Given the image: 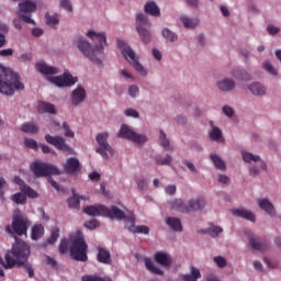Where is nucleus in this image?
<instances>
[{"label":"nucleus","instance_id":"1","mask_svg":"<svg viewBox=\"0 0 281 281\" xmlns=\"http://www.w3.org/2000/svg\"><path fill=\"white\" fill-rule=\"evenodd\" d=\"M86 36L92 41L93 46L87 38L79 37L76 41L77 48L82 53L85 58L95 63L97 65H102L100 56L104 54V46H106V34L104 32H95L90 30L86 33Z\"/></svg>","mask_w":281,"mask_h":281},{"label":"nucleus","instance_id":"2","mask_svg":"<svg viewBox=\"0 0 281 281\" xmlns=\"http://www.w3.org/2000/svg\"><path fill=\"white\" fill-rule=\"evenodd\" d=\"M85 213L89 216H108V218H117V221H124L125 227L133 234V228L135 225V215L133 212H128L127 215L124 214V211L120 210L117 206H112L111 209L98 204L90 205L85 209Z\"/></svg>","mask_w":281,"mask_h":281},{"label":"nucleus","instance_id":"3","mask_svg":"<svg viewBox=\"0 0 281 281\" xmlns=\"http://www.w3.org/2000/svg\"><path fill=\"white\" fill-rule=\"evenodd\" d=\"M35 67L36 70L43 76H46L48 82L55 85V87H74V85L78 82V77H72L69 72H64L61 76H56V74H60L58 68L49 66L45 61H37Z\"/></svg>","mask_w":281,"mask_h":281},{"label":"nucleus","instance_id":"4","mask_svg":"<svg viewBox=\"0 0 281 281\" xmlns=\"http://www.w3.org/2000/svg\"><path fill=\"white\" fill-rule=\"evenodd\" d=\"M30 246L23 240H16L11 250L4 255V261L0 258V265L4 269H14L25 265V260L30 258Z\"/></svg>","mask_w":281,"mask_h":281},{"label":"nucleus","instance_id":"5","mask_svg":"<svg viewBox=\"0 0 281 281\" xmlns=\"http://www.w3.org/2000/svg\"><path fill=\"white\" fill-rule=\"evenodd\" d=\"M25 86L21 82V77L11 69L0 67V93L12 95L14 91H23Z\"/></svg>","mask_w":281,"mask_h":281},{"label":"nucleus","instance_id":"6","mask_svg":"<svg viewBox=\"0 0 281 281\" xmlns=\"http://www.w3.org/2000/svg\"><path fill=\"white\" fill-rule=\"evenodd\" d=\"M70 256L74 260H78L79 262H87V249L89 246L85 241V236H82V232L77 231L75 234L70 235Z\"/></svg>","mask_w":281,"mask_h":281},{"label":"nucleus","instance_id":"7","mask_svg":"<svg viewBox=\"0 0 281 281\" xmlns=\"http://www.w3.org/2000/svg\"><path fill=\"white\" fill-rule=\"evenodd\" d=\"M117 47L119 49H121V53L125 60H128L134 69H136V71L140 74V76H148V71L146 70V68H144L142 64H139V61H137L135 52L133 50V48H131V46L127 45L126 42H124L123 40H117Z\"/></svg>","mask_w":281,"mask_h":281},{"label":"nucleus","instance_id":"8","mask_svg":"<svg viewBox=\"0 0 281 281\" xmlns=\"http://www.w3.org/2000/svg\"><path fill=\"white\" fill-rule=\"evenodd\" d=\"M136 31L138 32L140 41L145 44L150 43L153 35L150 34V21L144 13L136 15Z\"/></svg>","mask_w":281,"mask_h":281},{"label":"nucleus","instance_id":"9","mask_svg":"<svg viewBox=\"0 0 281 281\" xmlns=\"http://www.w3.org/2000/svg\"><path fill=\"white\" fill-rule=\"evenodd\" d=\"M95 142L99 147H97L95 153L101 155L103 159H109L113 157V147L109 145V134L106 132H101L97 135Z\"/></svg>","mask_w":281,"mask_h":281},{"label":"nucleus","instance_id":"10","mask_svg":"<svg viewBox=\"0 0 281 281\" xmlns=\"http://www.w3.org/2000/svg\"><path fill=\"white\" fill-rule=\"evenodd\" d=\"M30 169L35 175V177H49V175L60 173L56 166L40 160H36L33 164H31Z\"/></svg>","mask_w":281,"mask_h":281},{"label":"nucleus","instance_id":"11","mask_svg":"<svg viewBox=\"0 0 281 281\" xmlns=\"http://www.w3.org/2000/svg\"><path fill=\"white\" fill-rule=\"evenodd\" d=\"M173 210H179L180 212H196L205 207V200L193 199L189 201V205L183 203V200H176L172 204Z\"/></svg>","mask_w":281,"mask_h":281},{"label":"nucleus","instance_id":"12","mask_svg":"<svg viewBox=\"0 0 281 281\" xmlns=\"http://www.w3.org/2000/svg\"><path fill=\"white\" fill-rule=\"evenodd\" d=\"M119 137H122V139H130V142H133L134 144H146V142H148V137H146V135L137 134L128 125L124 124L121 126Z\"/></svg>","mask_w":281,"mask_h":281},{"label":"nucleus","instance_id":"13","mask_svg":"<svg viewBox=\"0 0 281 281\" xmlns=\"http://www.w3.org/2000/svg\"><path fill=\"white\" fill-rule=\"evenodd\" d=\"M45 140L47 144H50L57 150H61L63 153H69L71 150V147L67 145L65 137L63 136H52L49 134L45 135Z\"/></svg>","mask_w":281,"mask_h":281},{"label":"nucleus","instance_id":"14","mask_svg":"<svg viewBox=\"0 0 281 281\" xmlns=\"http://www.w3.org/2000/svg\"><path fill=\"white\" fill-rule=\"evenodd\" d=\"M12 229L18 236L27 234V218L21 215H14L12 221Z\"/></svg>","mask_w":281,"mask_h":281},{"label":"nucleus","instance_id":"15","mask_svg":"<svg viewBox=\"0 0 281 281\" xmlns=\"http://www.w3.org/2000/svg\"><path fill=\"white\" fill-rule=\"evenodd\" d=\"M241 157L246 164H257L261 170L267 171V162H265L260 156L254 155L249 151H241Z\"/></svg>","mask_w":281,"mask_h":281},{"label":"nucleus","instance_id":"16","mask_svg":"<svg viewBox=\"0 0 281 281\" xmlns=\"http://www.w3.org/2000/svg\"><path fill=\"white\" fill-rule=\"evenodd\" d=\"M13 182L16 183V186L20 187L21 192L26 194V196H30V199H38V193L34 191V189H32L30 186L25 184L21 177L15 176Z\"/></svg>","mask_w":281,"mask_h":281},{"label":"nucleus","instance_id":"17","mask_svg":"<svg viewBox=\"0 0 281 281\" xmlns=\"http://www.w3.org/2000/svg\"><path fill=\"white\" fill-rule=\"evenodd\" d=\"M216 86L220 89V91L229 92L236 89V81H234V79L232 78H224L222 80H218L216 82Z\"/></svg>","mask_w":281,"mask_h":281},{"label":"nucleus","instance_id":"18","mask_svg":"<svg viewBox=\"0 0 281 281\" xmlns=\"http://www.w3.org/2000/svg\"><path fill=\"white\" fill-rule=\"evenodd\" d=\"M154 260L158 265H161V267H170L172 265V257L168 252H156L154 255Z\"/></svg>","mask_w":281,"mask_h":281},{"label":"nucleus","instance_id":"19","mask_svg":"<svg viewBox=\"0 0 281 281\" xmlns=\"http://www.w3.org/2000/svg\"><path fill=\"white\" fill-rule=\"evenodd\" d=\"M248 90L252 95H257L258 98H262V95H267V87L260 82H252L248 86Z\"/></svg>","mask_w":281,"mask_h":281},{"label":"nucleus","instance_id":"20","mask_svg":"<svg viewBox=\"0 0 281 281\" xmlns=\"http://www.w3.org/2000/svg\"><path fill=\"white\" fill-rule=\"evenodd\" d=\"M86 98H87V92L83 90L82 87H78L71 93V104L78 105L85 102Z\"/></svg>","mask_w":281,"mask_h":281},{"label":"nucleus","instance_id":"21","mask_svg":"<svg viewBox=\"0 0 281 281\" xmlns=\"http://www.w3.org/2000/svg\"><path fill=\"white\" fill-rule=\"evenodd\" d=\"M258 205L260 210H263V212H266V214L271 216V218L276 216V207L273 206V203H271V201L267 199H261L258 201Z\"/></svg>","mask_w":281,"mask_h":281},{"label":"nucleus","instance_id":"22","mask_svg":"<svg viewBox=\"0 0 281 281\" xmlns=\"http://www.w3.org/2000/svg\"><path fill=\"white\" fill-rule=\"evenodd\" d=\"M209 137L212 142H223V131L214 125V121L210 122Z\"/></svg>","mask_w":281,"mask_h":281},{"label":"nucleus","instance_id":"23","mask_svg":"<svg viewBox=\"0 0 281 281\" xmlns=\"http://www.w3.org/2000/svg\"><path fill=\"white\" fill-rule=\"evenodd\" d=\"M234 216H238L239 218H246V221H251V223H256V215L247 210V209H235L233 210Z\"/></svg>","mask_w":281,"mask_h":281},{"label":"nucleus","instance_id":"24","mask_svg":"<svg viewBox=\"0 0 281 281\" xmlns=\"http://www.w3.org/2000/svg\"><path fill=\"white\" fill-rule=\"evenodd\" d=\"M144 10L146 14H150V16H160L161 10L159 9V5H157L156 1H148L144 5Z\"/></svg>","mask_w":281,"mask_h":281},{"label":"nucleus","instance_id":"25","mask_svg":"<svg viewBox=\"0 0 281 281\" xmlns=\"http://www.w3.org/2000/svg\"><path fill=\"white\" fill-rule=\"evenodd\" d=\"M65 170L69 175L78 172V170H80V161L77 158H68L65 165Z\"/></svg>","mask_w":281,"mask_h":281},{"label":"nucleus","instance_id":"26","mask_svg":"<svg viewBox=\"0 0 281 281\" xmlns=\"http://www.w3.org/2000/svg\"><path fill=\"white\" fill-rule=\"evenodd\" d=\"M37 111L38 113H49L50 115H56V106L54 104L40 101L37 104Z\"/></svg>","mask_w":281,"mask_h":281},{"label":"nucleus","instance_id":"27","mask_svg":"<svg viewBox=\"0 0 281 281\" xmlns=\"http://www.w3.org/2000/svg\"><path fill=\"white\" fill-rule=\"evenodd\" d=\"M249 245L254 251H267V244L260 241V238H256L254 236L249 237Z\"/></svg>","mask_w":281,"mask_h":281},{"label":"nucleus","instance_id":"28","mask_svg":"<svg viewBox=\"0 0 281 281\" xmlns=\"http://www.w3.org/2000/svg\"><path fill=\"white\" fill-rule=\"evenodd\" d=\"M87 199L89 198L85 195H79L78 193H76V190L72 189V196L68 199V205L69 207L78 209L80 207V201H87Z\"/></svg>","mask_w":281,"mask_h":281},{"label":"nucleus","instance_id":"29","mask_svg":"<svg viewBox=\"0 0 281 281\" xmlns=\"http://www.w3.org/2000/svg\"><path fill=\"white\" fill-rule=\"evenodd\" d=\"M144 262L147 271H150V273H154L155 276H164V270L155 266V262H153V259L145 257Z\"/></svg>","mask_w":281,"mask_h":281},{"label":"nucleus","instance_id":"30","mask_svg":"<svg viewBox=\"0 0 281 281\" xmlns=\"http://www.w3.org/2000/svg\"><path fill=\"white\" fill-rule=\"evenodd\" d=\"M20 12L24 14H32V12H36V3L25 0L24 2L19 4Z\"/></svg>","mask_w":281,"mask_h":281},{"label":"nucleus","instance_id":"31","mask_svg":"<svg viewBox=\"0 0 281 281\" xmlns=\"http://www.w3.org/2000/svg\"><path fill=\"white\" fill-rule=\"evenodd\" d=\"M98 251L97 260L103 265H111V252L102 247H99Z\"/></svg>","mask_w":281,"mask_h":281},{"label":"nucleus","instance_id":"32","mask_svg":"<svg viewBox=\"0 0 281 281\" xmlns=\"http://www.w3.org/2000/svg\"><path fill=\"white\" fill-rule=\"evenodd\" d=\"M232 76L234 78H236L237 80H251V75H249V72H247V70L245 69H240V68H235L232 71Z\"/></svg>","mask_w":281,"mask_h":281},{"label":"nucleus","instance_id":"33","mask_svg":"<svg viewBox=\"0 0 281 281\" xmlns=\"http://www.w3.org/2000/svg\"><path fill=\"white\" fill-rule=\"evenodd\" d=\"M166 223L171 229H173V232H183V226L181 225V220H179L177 217H168Z\"/></svg>","mask_w":281,"mask_h":281},{"label":"nucleus","instance_id":"34","mask_svg":"<svg viewBox=\"0 0 281 281\" xmlns=\"http://www.w3.org/2000/svg\"><path fill=\"white\" fill-rule=\"evenodd\" d=\"M180 21L187 30H193V27H196V25H199V19L196 18L192 19L188 16H181Z\"/></svg>","mask_w":281,"mask_h":281},{"label":"nucleus","instance_id":"35","mask_svg":"<svg viewBox=\"0 0 281 281\" xmlns=\"http://www.w3.org/2000/svg\"><path fill=\"white\" fill-rule=\"evenodd\" d=\"M21 132L22 133H30L31 135H36V133H38V125L29 122V123H24L21 126Z\"/></svg>","mask_w":281,"mask_h":281},{"label":"nucleus","instance_id":"36","mask_svg":"<svg viewBox=\"0 0 281 281\" xmlns=\"http://www.w3.org/2000/svg\"><path fill=\"white\" fill-rule=\"evenodd\" d=\"M210 158H211V161L214 164L215 168H217V170H226L227 169L225 161H223V159H221V157H218V155L211 154Z\"/></svg>","mask_w":281,"mask_h":281},{"label":"nucleus","instance_id":"37","mask_svg":"<svg viewBox=\"0 0 281 281\" xmlns=\"http://www.w3.org/2000/svg\"><path fill=\"white\" fill-rule=\"evenodd\" d=\"M199 278H201V271L194 267H191V274L182 276L183 281H198Z\"/></svg>","mask_w":281,"mask_h":281},{"label":"nucleus","instance_id":"38","mask_svg":"<svg viewBox=\"0 0 281 281\" xmlns=\"http://www.w3.org/2000/svg\"><path fill=\"white\" fill-rule=\"evenodd\" d=\"M155 161L157 166H171L172 165V156L166 155L162 157L161 155H157L155 157Z\"/></svg>","mask_w":281,"mask_h":281},{"label":"nucleus","instance_id":"39","mask_svg":"<svg viewBox=\"0 0 281 281\" xmlns=\"http://www.w3.org/2000/svg\"><path fill=\"white\" fill-rule=\"evenodd\" d=\"M162 36L164 38H166V41H169V43H176V41H178V36L176 35L175 32H172L170 29L165 27L162 30Z\"/></svg>","mask_w":281,"mask_h":281},{"label":"nucleus","instance_id":"40","mask_svg":"<svg viewBox=\"0 0 281 281\" xmlns=\"http://www.w3.org/2000/svg\"><path fill=\"white\" fill-rule=\"evenodd\" d=\"M43 234H45V228L43 227V225H35L32 228V239L33 240H38V238H41V236H43Z\"/></svg>","mask_w":281,"mask_h":281},{"label":"nucleus","instance_id":"41","mask_svg":"<svg viewBox=\"0 0 281 281\" xmlns=\"http://www.w3.org/2000/svg\"><path fill=\"white\" fill-rule=\"evenodd\" d=\"M46 24L49 25V27H54V25H58L60 23V20L58 19V14H49L46 13Z\"/></svg>","mask_w":281,"mask_h":281},{"label":"nucleus","instance_id":"42","mask_svg":"<svg viewBox=\"0 0 281 281\" xmlns=\"http://www.w3.org/2000/svg\"><path fill=\"white\" fill-rule=\"evenodd\" d=\"M11 200L13 203H16L18 205H24V203L27 201V198L25 196V193H15L11 196Z\"/></svg>","mask_w":281,"mask_h":281},{"label":"nucleus","instance_id":"43","mask_svg":"<svg viewBox=\"0 0 281 281\" xmlns=\"http://www.w3.org/2000/svg\"><path fill=\"white\" fill-rule=\"evenodd\" d=\"M60 237V229L58 227H53L50 229V238L47 239L48 245H54L56 240Z\"/></svg>","mask_w":281,"mask_h":281},{"label":"nucleus","instance_id":"44","mask_svg":"<svg viewBox=\"0 0 281 281\" xmlns=\"http://www.w3.org/2000/svg\"><path fill=\"white\" fill-rule=\"evenodd\" d=\"M262 69H265L267 74H270V76H278V70H276V67H273V65L268 60L262 63Z\"/></svg>","mask_w":281,"mask_h":281},{"label":"nucleus","instance_id":"45","mask_svg":"<svg viewBox=\"0 0 281 281\" xmlns=\"http://www.w3.org/2000/svg\"><path fill=\"white\" fill-rule=\"evenodd\" d=\"M132 234H150V228L146 225H139L134 228H132Z\"/></svg>","mask_w":281,"mask_h":281},{"label":"nucleus","instance_id":"46","mask_svg":"<svg viewBox=\"0 0 281 281\" xmlns=\"http://www.w3.org/2000/svg\"><path fill=\"white\" fill-rule=\"evenodd\" d=\"M5 33H8V25L0 23V47L5 45Z\"/></svg>","mask_w":281,"mask_h":281},{"label":"nucleus","instance_id":"47","mask_svg":"<svg viewBox=\"0 0 281 281\" xmlns=\"http://www.w3.org/2000/svg\"><path fill=\"white\" fill-rule=\"evenodd\" d=\"M24 146L31 148L32 150H38V143L34 138H25Z\"/></svg>","mask_w":281,"mask_h":281},{"label":"nucleus","instance_id":"48","mask_svg":"<svg viewBox=\"0 0 281 281\" xmlns=\"http://www.w3.org/2000/svg\"><path fill=\"white\" fill-rule=\"evenodd\" d=\"M63 128H64L65 137H70V138L76 137V133H74V131H71V127H69V124L67 122L63 123Z\"/></svg>","mask_w":281,"mask_h":281},{"label":"nucleus","instance_id":"49","mask_svg":"<svg viewBox=\"0 0 281 281\" xmlns=\"http://www.w3.org/2000/svg\"><path fill=\"white\" fill-rule=\"evenodd\" d=\"M159 142H160V145L162 146V148L170 147V140L168 139V137H166V133H164V131H160Z\"/></svg>","mask_w":281,"mask_h":281},{"label":"nucleus","instance_id":"50","mask_svg":"<svg viewBox=\"0 0 281 281\" xmlns=\"http://www.w3.org/2000/svg\"><path fill=\"white\" fill-rule=\"evenodd\" d=\"M213 261L217 267H220V269L227 267V260L224 257L216 256L213 258Z\"/></svg>","mask_w":281,"mask_h":281},{"label":"nucleus","instance_id":"51","mask_svg":"<svg viewBox=\"0 0 281 281\" xmlns=\"http://www.w3.org/2000/svg\"><path fill=\"white\" fill-rule=\"evenodd\" d=\"M263 261L267 263L268 269H278L280 267V262H278V260H271L265 257Z\"/></svg>","mask_w":281,"mask_h":281},{"label":"nucleus","instance_id":"52","mask_svg":"<svg viewBox=\"0 0 281 281\" xmlns=\"http://www.w3.org/2000/svg\"><path fill=\"white\" fill-rule=\"evenodd\" d=\"M127 93L128 95H131V98H137V95H139V87H137L136 85L130 86Z\"/></svg>","mask_w":281,"mask_h":281},{"label":"nucleus","instance_id":"53","mask_svg":"<svg viewBox=\"0 0 281 281\" xmlns=\"http://www.w3.org/2000/svg\"><path fill=\"white\" fill-rule=\"evenodd\" d=\"M85 227H87V229H95L100 227V223L95 220H91L85 223Z\"/></svg>","mask_w":281,"mask_h":281},{"label":"nucleus","instance_id":"54","mask_svg":"<svg viewBox=\"0 0 281 281\" xmlns=\"http://www.w3.org/2000/svg\"><path fill=\"white\" fill-rule=\"evenodd\" d=\"M267 32H268V34H270V36H276V34H278L280 32V27H278L273 24H270L267 27Z\"/></svg>","mask_w":281,"mask_h":281},{"label":"nucleus","instance_id":"55","mask_svg":"<svg viewBox=\"0 0 281 281\" xmlns=\"http://www.w3.org/2000/svg\"><path fill=\"white\" fill-rule=\"evenodd\" d=\"M125 115H126V117L137 119V117H139V112H137V110H135V109H127V110H125Z\"/></svg>","mask_w":281,"mask_h":281},{"label":"nucleus","instance_id":"56","mask_svg":"<svg viewBox=\"0 0 281 281\" xmlns=\"http://www.w3.org/2000/svg\"><path fill=\"white\" fill-rule=\"evenodd\" d=\"M60 7L64 8V10H67V12H74L71 2H69V0H60Z\"/></svg>","mask_w":281,"mask_h":281},{"label":"nucleus","instance_id":"57","mask_svg":"<svg viewBox=\"0 0 281 281\" xmlns=\"http://www.w3.org/2000/svg\"><path fill=\"white\" fill-rule=\"evenodd\" d=\"M67 249H69V244L67 243V239H63L59 245V252L67 254Z\"/></svg>","mask_w":281,"mask_h":281},{"label":"nucleus","instance_id":"58","mask_svg":"<svg viewBox=\"0 0 281 281\" xmlns=\"http://www.w3.org/2000/svg\"><path fill=\"white\" fill-rule=\"evenodd\" d=\"M166 194H170L171 196L177 194V186L175 184H169L165 188Z\"/></svg>","mask_w":281,"mask_h":281},{"label":"nucleus","instance_id":"59","mask_svg":"<svg viewBox=\"0 0 281 281\" xmlns=\"http://www.w3.org/2000/svg\"><path fill=\"white\" fill-rule=\"evenodd\" d=\"M121 76H123L125 80H131L132 82L135 80V77H133V74H131V71L126 69L121 70Z\"/></svg>","mask_w":281,"mask_h":281},{"label":"nucleus","instance_id":"60","mask_svg":"<svg viewBox=\"0 0 281 281\" xmlns=\"http://www.w3.org/2000/svg\"><path fill=\"white\" fill-rule=\"evenodd\" d=\"M27 262V259L24 261V263L21 267H24V269L26 270V273H29V278H33L34 277V268H32V266H30Z\"/></svg>","mask_w":281,"mask_h":281},{"label":"nucleus","instance_id":"61","mask_svg":"<svg viewBox=\"0 0 281 281\" xmlns=\"http://www.w3.org/2000/svg\"><path fill=\"white\" fill-rule=\"evenodd\" d=\"M209 232L213 234V236H218V234H222L223 229L221 228V226L212 225L210 226Z\"/></svg>","mask_w":281,"mask_h":281},{"label":"nucleus","instance_id":"62","mask_svg":"<svg viewBox=\"0 0 281 281\" xmlns=\"http://www.w3.org/2000/svg\"><path fill=\"white\" fill-rule=\"evenodd\" d=\"M187 168L190 170V172H192L193 175H199V169H196V167L194 166V164L186 160L184 161Z\"/></svg>","mask_w":281,"mask_h":281},{"label":"nucleus","instance_id":"63","mask_svg":"<svg viewBox=\"0 0 281 281\" xmlns=\"http://www.w3.org/2000/svg\"><path fill=\"white\" fill-rule=\"evenodd\" d=\"M224 115H227V117H234V109L232 106L225 105L223 108Z\"/></svg>","mask_w":281,"mask_h":281},{"label":"nucleus","instance_id":"64","mask_svg":"<svg viewBox=\"0 0 281 281\" xmlns=\"http://www.w3.org/2000/svg\"><path fill=\"white\" fill-rule=\"evenodd\" d=\"M249 175H250V177H258V175H260V169L256 166H250Z\"/></svg>","mask_w":281,"mask_h":281}]
</instances>
